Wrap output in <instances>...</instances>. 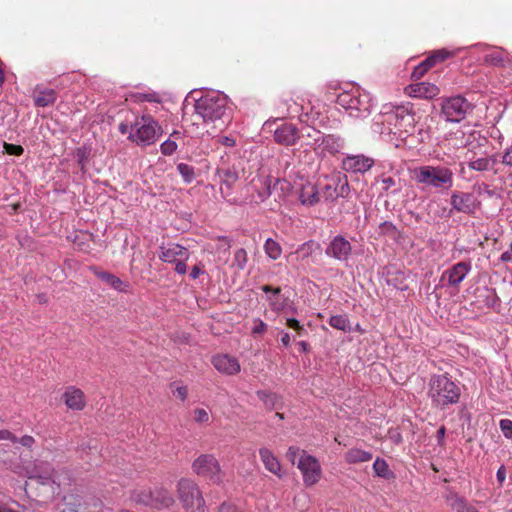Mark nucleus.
<instances>
[{
	"instance_id": "f257e3e1",
	"label": "nucleus",
	"mask_w": 512,
	"mask_h": 512,
	"mask_svg": "<svg viewBox=\"0 0 512 512\" xmlns=\"http://www.w3.org/2000/svg\"><path fill=\"white\" fill-rule=\"evenodd\" d=\"M427 396L433 408L445 410L459 402L461 387L447 373L433 374L428 382Z\"/></svg>"
},
{
	"instance_id": "f03ea898",
	"label": "nucleus",
	"mask_w": 512,
	"mask_h": 512,
	"mask_svg": "<svg viewBox=\"0 0 512 512\" xmlns=\"http://www.w3.org/2000/svg\"><path fill=\"white\" fill-rule=\"evenodd\" d=\"M337 103L350 117L355 119L368 117L374 107L371 94L360 87H352L348 91L339 93Z\"/></svg>"
},
{
	"instance_id": "7ed1b4c3",
	"label": "nucleus",
	"mask_w": 512,
	"mask_h": 512,
	"mask_svg": "<svg viewBox=\"0 0 512 512\" xmlns=\"http://www.w3.org/2000/svg\"><path fill=\"white\" fill-rule=\"evenodd\" d=\"M195 114L204 123H214L215 128L222 130L224 127L223 116L226 112L227 99L222 94L208 93L199 98L195 103Z\"/></svg>"
},
{
	"instance_id": "20e7f679",
	"label": "nucleus",
	"mask_w": 512,
	"mask_h": 512,
	"mask_svg": "<svg viewBox=\"0 0 512 512\" xmlns=\"http://www.w3.org/2000/svg\"><path fill=\"white\" fill-rule=\"evenodd\" d=\"M413 178L424 187L449 190L453 186L454 173L443 165H423L413 170Z\"/></svg>"
},
{
	"instance_id": "39448f33",
	"label": "nucleus",
	"mask_w": 512,
	"mask_h": 512,
	"mask_svg": "<svg viewBox=\"0 0 512 512\" xmlns=\"http://www.w3.org/2000/svg\"><path fill=\"white\" fill-rule=\"evenodd\" d=\"M162 126L150 114L143 113L135 117L132 130L127 139L137 146L147 147L153 145L162 135Z\"/></svg>"
},
{
	"instance_id": "423d86ee",
	"label": "nucleus",
	"mask_w": 512,
	"mask_h": 512,
	"mask_svg": "<svg viewBox=\"0 0 512 512\" xmlns=\"http://www.w3.org/2000/svg\"><path fill=\"white\" fill-rule=\"evenodd\" d=\"M177 493L186 512H209L202 492L193 480L180 479L177 484Z\"/></svg>"
},
{
	"instance_id": "0eeeda50",
	"label": "nucleus",
	"mask_w": 512,
	"mask_h": 512,
	"mask_svg": "<svg viewBox=\"0 0 512 512\" xmlns=\"http://www.w3.org/2000/svg\"><path fill=\"white\" fill-rule=\"evenodd\" d=\"M133 500L143 505L151 506L157 509L168 508L174 503L172 494L163 487L142 488L134 490Z\"/></svg>"
},
{
	"instance_id": "6e6552de",
	"label": "nucleus",
	"mask_w": 512,
	"mask_h": 512,
	"mask_svg": "<svg viewBox=\"0 0 512 512\" xmlns=\"http://www.w3.org/2000/svg\"><path fill=\"white\" fill-rule=\"evenodd\" d=\"M189 258L190 251L178 243H168L167 245L159 246V259L164 263L174 264L175 272L179 275L187 273L186 262Z\"/></svg>"
},
{
	"instance_id": "1a4fd4ad",
	"label": "nucleus",
	"mask_w": 512,
	"mask_h": 512,
	"mask_svg": "<svg viewBox=\"0 0 512 512\" xmlns=\"http://www.w3.org/2000/svg\"><path fill=\"white\" fill-rule=\"evenodd\" d=\"M399 110L400 106L391 104L382 106L381 111L373 119L371 129L379 134H397Z\"/></svg>"
},
{
	"instance_id": "9d476101",
	"label": "nucleus",
	"mask_w": 512,
	"mask_h": 512,
	"mask_svg": "<svg viewBox=\"0 0 512 512\" xmlns=\"http://www.w3.org/2000/svg\"><path fill=\"white\" fill-rule=\"evenodd\" d=\"M192 470L200 477L213 483L221 481V468L218 460L212 454H201L192 463Z\"/></svg>"
},
{
	"instance_id": "9b49d317",
	"label": "nucleus",
	"mask_w": 512,
	"mask_h": 512,
	"mask_svg": "<svg viewBox=\"0 0 512 512\" xmlns=\"http://www.w3.org/2000/svg\"><path fill=\"white\" fill-rule=\"evenodd\" d=\"M471 109V104L462 96L447 98L442 103V115L446 121L460 122Z\"/></svg>"
},
{
	"instance_id": "f8f14e48",
	"label": "nucleus",
	"mask_w": 512,
	"mask_h": 512,
	"mask_svg": "<svg viewBox=\"0 0 512 512\" xmlns=\"http://www.w3.org/2000/svg\"><path fill=\"white\" fill-rule=\"evenodd\" d=\"M297 467L303 475V481L306 486H312L319 481L321 476V466L314 456L302 451L297 462Z\"/></svg>"
},
{
	"instance_id": "ddd939ff",
	"label": "nucleus",
	"mask_w": 512,
	"mask_h": 512,
	"mask_svg": "<svg viewBox=\"0 0 512 512\" xmlns=\"http://www.w3.org/2000/svg\"><path fill=\"white\" fill-rule=\"evenodd\" d=\"M345 147V140L342 136L337 134H324L315 147V154L321 158L327 155H336L340 153Z\"/></svg>"
},
{
	"instance_id": "4468645a",
	"label": "nucleus",
	"mask_w": 512,
	"mask_h": 512,
	"mask_svg": "<svg viewBox=\"0 0 512 512\" xmlns=\"http://www.w3.org/2000/svg\"><path fill=\"white\" fill-rule=\"evenodd\" d=\"M325 254L340 262H347L352 254V245L345 237L337 235L326 247Z\"/></svg>"
},
{
	"instance_id": "2eb2a0df",
	"label": "nucleus",
	"mask_w": 512,
	"mask_h": 512,
	"mask_svg": "<svg viewBox=\"0 0 512 512\" xmlns=\"http://www.w3.org/2000/svg\"><path fill=\"white\" fill-rule=\"evenodd\" d=\"M471 269L472 265L469 261L458 262L443 272L441 281L445 283V285L458 288L460 283L466 278Z\"/></svg>"
},
{
	"instance_id": "dca6fc26",
	"label": "nucleus",
	"mask_w": 512,
	"mask_h": 512,
	"mask_svg": "<svg viewBox=\"0 0 512 512\" xmlns=\"http://www.w3.org/2000/svg\"><path fill=\"white\" fill-rule=\"evenodd\" d=\"M399 111L397 134L399 136L413 134L420 117L412 110L410 104L400 105Z\"/></svg>"
},
{
	"instance_id": "f3484780",
	"label": "nucleus",
	"mask_w": 512,
	"mask_h": 512,
	"mask_svg": "<svg viewBox=\"0 0 512 512\" xmlns=\"http://www.w3.org/2000/svg\"><path fill=\"white\" fill-rule=\"evenodd\" d=\"M374 165V159L362 154L348 155L342 161V168L348 173L364 174Z\"/></svg>"
},
{
	"instance_id": "a211bd4d",
	"label": "nucleus",
	"mask_w": 512,
	"mask_h": 512,
	"mask_svg": "<svg viewBox=\"0 0 512 512\" xmlns=\"http://www.w3.org/2000/svg\"><path fill=\"white\" fill-rule=\"evenodd\" d=\"M300 139V130L291 123H283L274 131V140L284 146H292Z\"/></svg>"
},
{
	"instance_id": "6ab92c4d",
	"label": "nucleus",
	"mask_w": 512,
	"mask_h": 512,
	"mask_svg": "<svg viewBox=\"0 0 512 512\" xmlns=\"http://www.w3.org/2000/svg\"><path fill=\"white\" fill-rule=\"evenodd\" d=\"M214 368L224 375H236L240 372L241 366L238 359L228 354H218L212 358Z\"/></svg>"
},
{
	"instance_id": "aec40b11",
	"label": "nucleus",
	"mask_w": 512,
	"mask_h": 512,
	"mask_svg": "<svg viewBox=\"0 0 512 512\" xmlns=\"http://www.w3.org/2000/svg\"><path fill=\"white\" fill-rule=\"evenodd\" d=\"M30 478L37 479L41 484H56L57 486L61 485V482L52 467V465L48 462H39L34 466V469L31 473Z\"/></svg>"
},
{
	"instance_id": "412c9836",
	"label": "nucleus",
	"mask_w": 512,
	"mask_h": 512,
	"mask_svg": "<svg viewBox=\"0 0 512 512\" xmlns=\"http://www.w3.org/2000/svg\"><path fill=\"white\" fill-rule=\"evenodd\" d=\"M450 203L455 211L464 214H472L476 209V199L471 193L454 192Z\"/></svg>"
},
{
	"instance_id": "4be33fe9",
	"label": "nucleus",
	"mask_w": 512,
	"mask_h": 512,
	"mask_svg": "<svg viewBox=\"0 0 512 512\" xmlns=\"http://www.w3.org/2000/svg\"><path fill=\"white\" fill-rule=\"evenodd\" d=\"M62 398L66 406L74 411H81L86 406V397L83 391L75 386L65 389Z\"/></svg>"
},
{
	"instance_id": "5701e85b",
	"label": "nucleus",
	"mask_w": 512,
	"mask_h": 512,
	"mask_svg": "<svg viewBox=\"0 0 512 512\" xmlns=\"http://www.w3.org/2000/svg\"><path fill=\"white\" fill-rule=\"evenodd\" d=\"M439 93L438 86L429 82H418L409 86V94L416 98L432 99Z\"/></svg>"
},
{
	"instance_id": "b1692460",
	"label": "nucleus",
	"mask_w": 512,
	"mask_h": 512,
	"mask_svg": "<svg viewBox=\"0 0 512 512\" xmlns=\"http://www.w3.org/2000/svg\"><path fill=\"white\" fill-rule=\"evenodd\" d=\"M262 291L271 293V295L267 297L271 310L279 313L287 307V298L281 295V289L279 287L273 288L269 285H264L262 286Z\"/></svg>"
},
{
	"instance_id": "393cba45",
	"label": "nucleus",
	"mask_w": 512,
	"mask_h": 512,
	"mask_svg": "<svg viewBox=\"0 0 512 512\" xmlns=\"http://www.w3.org/2000/svg\"><path fill=\"white\" fill-rule=\"evenodd\" d=\"M298 198L300 203L304 206H314L320 201L316 185L310 182L302 184L298 192Z\"/></svg>"
},
{
	"instance_id": "a878e982",
	"label": "nucleus",
	"mask_w": 512,
	"mask_h": 512,
	"mask_svg": "<svg viewBox=\"0 0 512 512\" xmlns=\"http://www.w3.org/2000/svg\"><path fill=\"white\" fill-rule=\"evenodd\" d=\"M497 164L498 159L496 155H486L476 159H470L468 162V167L469 169L478 172L494 171V173H497V170L495 169Z\"/></svg>"
},
{
	"instance_id": "bb28decb",
	"label": "nucleus",
	"mask_w": 512,
	"mask_h": 512,
	"mask_svg": "<svg viewBox=\"0 0 512 512\" xmlns=\"http://www.w3.org/2000/svg\"><path fill=\"white\" fill-rule=\"evenodd\" d=\"M259 456L260 459L266 468L270 473L278 476L279 478L282 477L281 474V464L277 457L272 453V451L268 448H260L259 449Z\"/></svg>"
},
{
	"instance_id": "cd10ccee",
	"label": "nucleus",
	"mask_w": 512,
	"mask_h": 512,
	"mask_svg": "<svg viewBox=\"0 0 512 512\" xmlns=\"http://www.w3.org/2000/svg\"><path fill=\"white\" fill-rule=\"evenodd\" d=\"M92 270L94 272V275L98 279H100L101 281H103L116 291L125 292L129 287L127 283L123 282L119 277H117L114 274H111L106 271H100L97 268H92Z\"/></svg>"
},
{
	"instance_id": "c85d7f7f",
	"label": "nucleus",
	"mask_w": 512,
	"mask_h": 512,
	"mask_svg": "<svg viewBox=\"0 0 512 512\" xmlns=\"http://www.w3.org/2000/svg\"><path fill=\"white\" fill-rule=\"evenodd\" d=\"M372 457L373 454L370 451H365L356 447L349 449L344 455L345 461L348 464L368 462Z\"/></svg>"
},
{
	"instance_id": "c756f323",
	"label": "nucleus",
	"mask_w": 512,
	"mask_h": 512,
	"mask_svg": "<svg viewBox=\"0 0 512 512\" xmlns=\"http://www.w3.org/2000/svg\"><path fill=\"white\" fill-rule=\"evenodd\" d=\"M376 182L381 184V195L397 194L401 190V186L391 176L383 175L377 178Z\"/></svg>"
},
{
	"instance_id": "7c9ffc66",
	"label": "nucleus",
	"mask_w": 512,
	"mask_h": 512,
	"mask_svg": "<svg viewBox=\"0 0 512 512\" xmlns=\"http://www.w3.org/2000/svg\"><path fill=\"white\" fill-rule=\"evenodd\" d=\"M321 135V131L310 126L304 127L300 131V138H303L305 140V145L311 147L313 151L315 150Z\"/></svg>"
},
{
	"instance_id": "2f4dec72",
	"label": "nucleus",
	"mask_w": 512,
	"mask_h": 512,
	"mask_svg": "<svg viewBox=\"0 0 512 512\" xmlns=\"http://www.w3.org/2000/svg\"><path fill=\"white\" fill-rule=\"evenodd\" d=\"M64 507L62 512H81L83 506L82 497L74 494H69L63 499Z\"/></svg>"
},
{
	"instance_id": "473e14b6",
	"label": "nucleus",
	"mask_w": 512,
	"mask_h": 512,
	"mask_svg": "<svg viewBox=\"0 0 512 512\" xmlns=\"http://www.w3.org/2000/svg\"><path fill=\"white\" fill-rule=\"evenodd\" d=\"M56 101V93L53 89H45L38 93L34 98L35 105L38 107H47Z\"/></svg>"
},
{
	"instance_id": "72a5a7b5",
	"label": "nucleus",
	"mask_w": 512,
	"mask_h": 512,
	"mask_svg": "<svg viewBox=\"0 0 512 512\" xmlns=\"http://www.w3.org/2000/svg\"><path fill=\"white\" fill-rule=\"evenodd\" d=\"M256 394L267 409L272 410L278 407L280 397L276 393L259 390Z\"/></svg>"
},
{
	"instance_id": "f704fd0d",
	"label": "nucleus",
	"mask_w": 512,
	"mask_h": 512,
	"mask_svg": "<svg viewBox=\"0 0 512 512\" xmlns=\"http://www.w3.org/2000/svg\"><path fill=\"white\" fill-rule=\"evenodd\" d=\"M217 175L221 183L225 184L228 188L232 187L239 179L238 172L235 169H218Z\"/></svg>"
},
{
	"instance_id": "c9c22d12",
	"label": "nucleus",
	"mask_w": 512,
	"mask_h": 512,
	"mask_svg": "<svg viewBox=\"0 0 512 512\" xmlns=\"http://www.w3.org/2000/svg\"><path fill=\"white\" fill-rule=\"evenodd\" d=\"M451 507L456 512H479L475 507L470 505L463 497L457 494L451 498Z\"/></svg>"
},
{
	"instance_id": "e433bc0d",
	"label": "nucleus",
	"mask_w": 512,
	"mask_h": 512,
	"mask_svg": "<svg viewBox=\"0 0 512 512\" xmlns=\"http://www.w3.org/2000/svg\"><path fill=\"white\" fill-rule=\"evenodd\" d=\"M278 184H280L278 179H272L270 177L264 178L262 181L263 188L258 191V198L261 201L268 199L272 194V187H275Z\"/></svg>"
},
{
	"instance_id": "4c0bfd02",
	"label": "nucleus",
	"mask_w": 512,
	"mask_h": 512,
	"mask_svg": "<svg viewBox=\"0 0 512 512\" xmlns=\"http://www.w3.org/2000/svg\"><path fill=\"white\" fill-rule=\"evenodd\" d=\"M265 253L273 260L280 258L282 254V248L278 242L272 238H268L264 244Z\"/></svg>"
},
{
	"instance_id": "58836bf2",
	"label": "nucleus",
	"mask_w": 512,
	"mask_h": 512,
	"mask_svg": "<svg viewBox=\"0 0 512 512\" xmlns=\"http://www.w3.org/2000/svg\"><path fill=\"white\" fill-rule=\"evenodd\" d=\"M329 324L343 332H347L350 330V323L346 315H333L329 319Z\"/></svg>"
},
{
	"instance_id": "ea45409f",
	"label": "nucleus",
	"mask_w": 512,
	"mask_h": 512,
	"mask_svg": "<svg viewBox=\"0 0 512 512\" xmlns=\"http://www.w3.org/2000/svg\"><path fill=\"white\" fill-rule=\"evenodd\" d=\"M137 102H150V103H161L162 98L159 93L155 91L149 92H138L132 95Z\"/></svg>"
},
{
	"instance_id": "a19ab883",
	"label": "nucleus",
	"mask_w": 512,
	"mask_h": 512,
	"mask_svg": "<svg viewBox=\"0 0 512 512\" xmlns=\"http://www.w3.org/2000/svg\"><path fill=\"white\" fill-rule=\"evenodd\" d=\"M434 66V58H427L419 65H417L412 72V79L419 80L426 72Z\"/></svg>"
},
{
	"instance_id": "79ce46f5",
	"label": "nucleus",
	"mask_w": 512,
	"mask_h": 512,
	"mask_svg": "<svg viewBox=\"0 0 512 512\" xmlns=\"http://www.w3.org/2000/svg\"><path fill=\"white\" fill-rule=\"evenodd\" d=\"M484 61L493 66H499L504 61L503 51L499 49H490L484 56Z\"/></svg>"
},
{
	"instance_id": "37998d69",
	"label": "nucleus",
	"mask_w": 512,
	"mask_h": 512,
	"mask_svg": "<svg viewBox=\"0 0 512 512\" xmlns=\"http://www.w3.org/2000/svg\"><path fill=\"white\" fill-rule=\"evenodd\" d=\"M373 470L375 474L379 477L388 479L391 476L389 466L384 459L376 458V460L373 463Z\"/></svg>"
},
{
	"instance_id": "c03bdc74",
	"label": "nucleus",
	"mask_w": 512,
	"mask_h": 512,
	"mask_svg": "<svg viewBox=\"0 0 512 512\" xmlns=\"http://www.w3.org/2000/svg\"><path fill=\"white\" fill-rule=\"evenodd\" d=\"M318 246L319 245L314 241H307L300 245L295 253L297 254L298 258L304 260L308 258L315 251V249L318 248Z\"/></svg>"
},
{
	"instance_id": "a18cd8bd",
	"label": "nucleus",
	"mask_w": 512,
	"mask_h": 512,
	"mask_svg": "<svg viewBox=\"0 0 512 512\" xmlns=\"http://www.w3.org/2000/svg\"><path fill=\"white\" fill-rule=\"evenodd\" d=\"M177 170L182 176L184 182L191 183L195 179V170L191 165L186 163H179L177 165Z\"/></svg>"
},
{
	"instance_id": "49530a36",
	"label": "nucleus",
	"mask_w": 512,
	"mask_h": 512,
	"mask_svg": "<svg viewBox=\"0 0 512 512\" xmlns=\"http://www.w3.org/2000/svg\"><path fill=\"white\" fill-rule=\"evenodd\" d=\"M480 194L485 195L488 198L502 199L503 191L498 188H491L488 184H482L480 187Z\"/></svg>"
},
{
	"instance_id": "de8ad7c7",
	"label": "nucleus",
	"mask_w": 512,
	"mask_h": 512,
	"mask_svg": "<svg viewBox=\"0 0 512 512\" xmlns=\"http://www.w3.org/2000/svg\"><path fill=\"white\" fill-rule=\"evenodd\" d=\"M246 263H247V252L245 249L243 248H240L238 250L235 251L234 253V262L233 264L238 268V269H244L245 266H246Z\"/></svg>"
},
{
	"instance_id": "09e8293b",
	"label": "nucleus",
	"mask_w": 512,
	"mask_h": 512,
	"mask_svg": "<svg viewBox=\"0 0 512 512\" xmlns=\"http://www.w3.org/2000/svg\"><path fill=\"white\" fill-rule=\"evenodd\" d=\"M177 143L173 139H167L160 145V151L165 156H171L177 150Z\"/></svg>"
},
{
	"instance_id": "8fccbe9b",
	"label": "nucleus",
	"mask_w": 512,
	"mask_h": 512,
	"mask_svg": "<svg viewBox=\"0 0 512 512\" xmlns=\"http://www.w3.org/2000/svg\"><path fill=\"white\" fill-rule=\"evenodd\" d=\"M193 419L196 423L206 424L210 421V415L207 410L203 408H196L193 411Z\"/></svg>"
},
{
	"instance_id": "3c124183",
	"label": "nucleus",
	"mask_w": 512,
	"mask_h": 512,
	"mask_svg": "<svg viewBox=\"0 0 512 512\" xmlns=\"http://www.w3.org/2000/svg\"><path fill=\"white\" fill-rule=\"evenodd\" d=\"M500 429L506 438L512 439V420H510V419L500 420Z\"/></svg>"
},
{
	"instance_id": "603ef678",
	"label": "nucleus",
	"mask_w": 512,
	"mask_h": 512,
	"mask_svg": "<svg viewBox=\"0 0 512 512\" xmlns=\"http://www.w3.org/2000/svg\"><path fill=\"white\" fill-rule=\"evenodd\" d=\"M3 147H4L5 152L9 155L20 156L24 152L23 147L20 145H15V144H10V143L4 142Z\"/></svg>"
},
{
	"instance_id": "864d4df0",
	"label": "nucleus",
	"mask_w": 512,
	"mask_h": 512,
	"mask_svg": "<svg viewBox=\"0 0 512 512\" xmlns=\"http://www.w3.org/2000/svg\"><path fill=\"white\" fill-rule=\"evenodd\" d=\"M286 323L291 329L295 330L298 335H302L303 332H305L304 326L295 318H287Z\"/></svg>"
},
{
	"instance_id": "5fc2aeb1",
	"label": "nucleus",
	"mask_w": 512,
	"mask_h": 512,
	"mask_svg": "<svg viewBox=\"0 0 512 512\" xmlns=\"http://www.w3.org/2000/svg\"><path fill=\"white\" fill-rule=\"evenodd\" d=\"M301 453L302 451L298 447L290 446L287 450L286 457L292 464H295L297 457H300Z\"/></svg>"
},
{
	"instance_id": "6e6d98bb",
	"label": "nucleus",
	"mask_w": 512,
	"mask_h": 512,
	"mask_svg": "<svg viewBox=\"0 0 512 512\" xmlns=\"http://www.w3.org/2000/svg\"><path fill=\"white\" fill-rule=\"evenodd\" d=\"M480 138V134L476 131L470 132V134L460 143V147H470L474 140Z\"/></svg>"
},
{
	"instance_id": "4d7b16f0",
	"label": "nucleus",
	"mask_w": 512,
	"mask_h": 512,
	"mask_svg": "<svg viewBox=\"0 0 512 512\" xmlns=\"http://www.w3.org/2000/svg\"><path fill=\"white\" fill-rule=\"evenodd\" d=\"M267 325L260 319H256L252 328L253 334H262L266 331Z\"/></svg>"
},
{
	"instance_id": "13d9d810",
	"label": "nucleus",
	"mask_w": 512,
	"mask_h": 512,
	"mask_svg": "<svg viewBox=\"0 0 512 512\" xmlns=\"http://www.w3.org/2000/svg\"><path fill=\"white\" fill-rule=\"evenodd\" d=\"M451 54L446 51V50H438L437 52H435L432 56H430L429 58H434V65L437 63V62H441V61H444L445 59H447Z\"/></svg>"
},
{
	"instance_id": "bf43d9fd",
	"label": "nucleus",
	"mask_w": 512,
	"mask_h": 512,
	"mask_svg": "<svg viewBox=\"0 0 512 512\" xmlns=\"http://www.w3.org/2000/svg\"><path fill=\"white\" fill-rule=\"evenodd\" d=\"M205 273L204 269H203V265L201 263L199 264H196L192 267L191 271H190V278L195 280L197 279L200 275H203Z\"/></svg>"
},
{
	"instance_id": "052dcab7",
	"label": "nucleus",
	"mask_w": 512,
	"mask_h": 512,
	"mask_svg": "<svg viewBox=\"0 0 512 512\" xmlns=\"http://www.w3.org/2000/svg\"><path fill=\"white\" fill-rule=\"evenodd\" d=\"M0 440H9L12 443H17L18 438L8 430H0Z\"/></svg>"
},
{
	"instance_id": "680f3d73",
	"label": "nucleus",
	"mask_w": 512,
	"mask_h": 512,
	"mask_svg": "<svg viewBox=\"0 0 512 512\" xmlns=\"http://www.w3.org/2000/svg\"><path fill=\"white\" fill-rule=\"evenodd\" d=\"M219 512H243V511H240L234 504L232 503H227V502H224L220 507H219Z\"/></svg>"
},
{
	"instance_id": "e2e57ef3",
	"label": "nucleus",
	"mask_w": 512,
	"mask_h": 512,
	"mask_svg": "<svg viewBox=\"0 0 512 512\" xmlns=\"http://www.w3.org/2000/svg\"><path fill=\"white\" fill-rule=\"evenodd\" d=\"M17 442H19L24 447L31 448L33 446V444L35 443V440L32 436L25 435V436L21 437L20 439H18Z\"/></svg>"
},
{
	"instance_id": "0e129e2a",
	"label": "nucleus",
	"mask_w": 512,
	"mask_h": 512,
	"mask_svg": "<svg viewBox=\"0 0 512 512\" xmlns=\"http://www.w3.org/2000/svg\"><path fill=\"white\" fill-rule=\"evenodd\" d=\"M174 395L177 396L179 399L184 401L187 398L188 390L186 386H178L174 390Z\"/></svg>"
},
{
	"instance_id": "69168bd1",
	"label": "nucleus",
	"mask_w": 512,
	"mask_h": 512,
	"mask_svg": "<svg viewBox=\"0 0 512 512\" xmlns=\"http://www.w3.org/2000/svg\"><path fill=\"white\" fill-rule=\"evenodd\" d=\"M502 163L508 166H512V146L505 150L502 157Z\"/></svg>"
},
{
	"instance_id": "338daca9",
	"label": "nucleus",
	"mask_w": 512,
	"mask_h": 512,
	"mask_svg": "<svg viewBox=\"0 0 512 512\" xmlns=\"http://www.w3.org/2000/svg\"><path fill=\"white\" fill-rule=\"evenodd\" d=\"M118 130L121 134L123 135H130L131 133V130H132V123L131 124H127V123H124V122H121L118 126Z\"/></svg>"
},
{
	"instance_id": "774afa93",
	"label": "nucleus",
	"mask_w": 512,
	"mask_h": 512,
	"mask_svg": "<svg viewBox=\"0 0 512 512\" xmlns=\"http://www.w3.org/2000/svg\"><path fill=\"white\" fill-rule=\"evenodd\" d=\"M219 142L224 145V146H227V147H233L236 142L233 138L231 137H228V136H222L220 139H219Z\"/></svg>"
}]
</instances>
